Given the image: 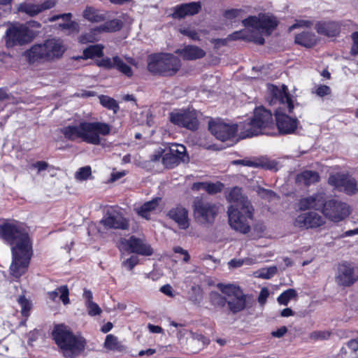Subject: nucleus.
<instances>
[{
	"label": "nucleus",
	"instance_id": "nucleus-40",
	"mask_svg": "<svg viewBox=\"0 0 358 358\" xmlns=\"http://www.w3.org/2000/svg\"><path fill=\"white\" fill-rule=\"evenodd\" d=\"M227 200L230 203H241L247 201V198L242 194V189L237 186L231 188L226 196Z\"/></svg>",
	"mask_w": 358,
	"mask_h": 358
},
{
	"label": "nucleus",
	"instance_id": "nucleus-1",
	"mask_svg": "<svg viewBox=\"0 0 358 358\" xmlns=\"http://www.w3.org/2000/svg\"><path fill=\"white\" fill-rule=\"evenodd\" d=\"M0 238L13 245L10 273L19 278L27 272L32 255L28 232L22 225H0Z\"/></svg>",
	"mask_w": 358,
	"mask_h": 358
},
{
	"label": "nucleus",
	"instance_id": "nucleus-25",
	"mask_svg": "<svg viewBox=\"0 0 358 358\" xmlns=\"http://www.w3.org/2000/svg\"><path fill=\"white\" fill-rule=\"evenodd\" d=\"M236 233L247 234L252 238H257L262 236L265 230L264 225H229Z\"/></svg>",
	"mask_w": 358,
	"mask_h": 358
},
{
	"label": "nucleus",
	"instance_id": "nucleus-49",
	"mask_svg": "<svg viewBox=\"0 0 358 358\" xmlns=\"http://www.w3.org/2000/svg\"><path fill=\"white\" fill-rule=\"evenodd\" d=\"M18 303L21 306V313L23 316L27 317L31 309V303L24 296H20L18 298Z\"/></svg>",
	"mask_w": 358,
	"mask_h": 358
},
{
	"label": "nucleus",
	"instance_id": "nucleus-5",
	"mask_svg": "<svg viewBox=\"0 0 358 358\" xmlns=\"http://www.w3.org/2000/svg\"><path fill=\"white\" fill-rule=\"evenodd\" d=\"M63 41L60 39H48L43 43L34 44L25 51L29 64H42L60 59L66 51Z\"/></svg>",
	"mask_w": 358,
	"mask_h": 358
},
{
	"label": "nucleus",
	"instance_id": "nucleus-59",
	"mask_svg": "<svg viewBox=\"0 0 358 358\" xmlns=\"http://www.w3.org/2000/svg\"><path fill=\"white\" fill-rule=\"evenodd\" d=\"M315 93L317 96L323 97L331 94V89L326 85H320L316 87Z\"/></svg>",
	"mask_w": 358,
	"mask_h": 358
},
{
	"label": "nucleus",
	"instance_id": "nucleus-7",
	"mask_svg": "<svg viewBox=\"0 0 358 358\" xmlns=\"http://www.w3.org/2000/svg\"><path fill=\"white\" fill-rule=\"evenodd\" d=\"M217 287L227 296V305L233 313H238L244 310L250 299V296L244 294L239 287L234 285H224L219 283Z\"/></svg>",
	"mask_w": 358,
	"mask_h": 358
},
{
	"label": "nucleus",
	"instance_id": "nucleus-48",
	"mask_svg": "<svg viewBox=\"0 0 358 358\" xmlns=\"http://www.w3.org/2000/svg\"><path fill=\"white\" fill-rule=\"evenodd\" d=\"M179 32L183 36H187L188 38L193 41H200L199 34L195 29H192L189 27H183L179 29Z\"/></svg>",
	"mask_w": 358,
	"mask_h": 358
},
{
	"label": "nucleus",
	"instance_id": "nucleus-44",
	"mask_svg": "<svg viewBox=\"0 0 358 358\" xmlns=\"http://www.w3.org/2000/svg\"><path fill=\"white\" fill-rule=\"evenodd\" d=\"M224 184L220 181L216 182H206L205 191L210 195L216 194L222 191Z\"/></svg>",
	"mask_w": 358,
	"mask_h": 358
},
{
	"label": "nucleus",
	"instance_id": "nucleus-64",
	"mask_svg": "<svg viewBox=\"0 0 358 358\" xmlns=\"http://www.w3.org/2000/svg\"><path fill=\"white\" fill-rule=\"evenodd\" d=\"M32 166L36 168L38 172L47 169L48 164L45 161H38L32 164Z\"/></svg>",
	"mask_w": 358,
	"mask_h": 358
},
{
	"label": "nucleus",
	"instance_id": "nucleus-37",
	"mask_svg": "<svg viewBox=\"0 0 358 358\" xmlns=\"http://www.w3.org/2000/svg\"><path fill=\"white\" fill-rule=\"evenodd\" d=\"M59 294V299L64 304L66 305L69 303V292L66 285H62L58 287L57 289L48 292V296L52 301H55Z\"/></svg>",
	"mask_w": 358,
	"mask_h": 358
},
{
	"label": "nucleus",
	"instance_id": "nucleus-39",
	"mask_svg": "<svg viewBox=\"0 0 358 358\" xmlns=\"http://www.w3.org/2000/svg\"><path fill=\"white\" fill-rule=\"evenodd\" d=\"M228 39L229 41H243L246 42H250L253 40L252 38V31L246 29L235 31L229 34Z\"/></svg>",
	"mask_w": 358,
	"mask_h": 358
},
{
	"label": "nucleus",
	"instance_id": "nucleus-17",
	"mask_svg": "<svg viewBox=\"0 0 358 358\" xmlns=\"http://www.w3.org/2000/svg\"><path fill=\"white\" fill-rule=\"evenodd\" d=\"M237 124H229L223 122H210L208 128L216 138L226 141L234 138L238 132Z\"/></svg>",
	"mask_w": 358,
	"mask_h": 358
},
{
	"label": "nucleus",
	"instance_id": "nucleus-57",
	"mask_svg": "<svg viewBox=\"0 0 358 358\" xmlns=\"http://www.w3.org/2000/svg\"><path fill=\"white\" fill-rule=\"evenodd\" d=\"M138 263V258L136 256H131L123 262L122 265L131 271Z\"/></svg>",
	"mask_w": 358,
	"mask_h": 358
},
{
	"label": "nucleus",
	"instance_id": "nucleus-6",
	"mask_svg": "<svg viewBox=\"0 0 358 358\" xmlns=\"http://www.w3.org/2000/svg\"><path fill=\"white\" fill-rule=\"evenodd\" d=\"M181 60L171 53H154L148 56L147 69L154 76L172 77L180 69Z\"/></svg>",
	"mask_w": 358,
	"mask_h": 358
},
{
	"label": "nucleus",
	"instance_id": "nucleus-62",
	"mask_svg": "<svg viewBox=\"0 0 358 358\" xmlns=\"http://www.w3.org/2000/svg\"><path fill=\"white\" fill-rule=\"evenodd\" d=\"M166 152V149H159L157 150L153 155L150 156V161L152 162H157L160 159L162 160V157Z\"/></svg>",
	"mask_w": 358,
	"mask_h": 358
},
{
	"label": "nucleus",
	"instance_id": "nucleus-19",
	"mask_svg": "<svg viewBox=\"0 0 358 358\" xmlns=\"http://www.w3.org/2000/svg\"><path fill=\"white\" fill-rule=\"evenodd\" d=\"M57 0H44L41 3H32L30 2L20 3L17 6V11L25 13L30 17H34L39 13L54 8Z\"/></svg>",
	"mask_w": 358,
	"mask_h": 358
},
{
	"label": "nucleus",
	"instance_id": "nucleus-41",
	"mask_svg": "<svg viewBox=\"0 0 358 358\" xmlns=\"http://www.w3.org/2000/svg\"><path fill=\"white\" fill-rule=\"evenodd\" d=\"M209 299L213 306L219 308H224L227 302V296H222L217 292H211L209 294Z\"/></svg>",
	"mask_w": 358,
	"mask_h": 358
},
{
	"label": "nucleus",
	"instance_id": "nucleus-55",
	"mask_svg": "<svg viewBox=\"0 0 358 358\" xmlns=\"http://www.w3.org/2000/svg\"><path fill=\"white\" fill-rule=\"evenodd\" d=\"M86 307L87 309V313L90 316L98 315L101 313V309L100 307L97 303L93 301H90V303H87Z\"/></svg>",
	"mask_w": 358,
	"mask_h": 358
},
{
	"label": "nucleus",
	"instance_id": "nucleus-26",
	"mask_svg": "<svg viewBox=\"0 0 358 358\" xmlns=\"http://www.w3.org/2000/svg\"><path fill=\"white\" fill-rule=\"evenodd\" d=\"M185 60H196L203 58L206 53L201 48L193 45H187L182 49L176 51Z\"/></svg>",
	"mask_w": 358,
	"mask_h": 358
},
{
	"label": "nucleus",
	"instance_id": "nucleus-20",
	"mask_svg": "<svg viewBox=\"0 0 358 358\" xmlns=\"http://www.w3.org/2000/svg\"><path fill=\"white\" fill-rule=\"evenodd\" d=\"M276 126L280 134H294L299 124L296 117H292L289 115L278 111L275 113Z\"/></svg>",
	"mask_w": 358,
	"mask_h": 358
},
{
	"label": "nucleus",
	"instance_id": "nucleus-16",
	"mask_svg": "<svg viewBox=\"0 0 358 358\" xmlns=\"http://www.w3.org/2000/svg\"><path fill=\"white\" fill-rule=\"evenodd\" d=\"M328 183L336 188H343L348 195H353L358 192L356 180L348 173H336L328 178Z\"/></svg>",
	"mask_w": 358,
	"mask_h": 358
},
{
	"label": "nucleus",
	"instance_id": "nucleus-35",
	"mask_svg": "<svg viewBox=\"0 0 358 358\" xmlns=\"http://www.w3.org/2000/svg\"><path fill=\"white\" fill-rule=\"evenodd\" d=\"M103 55V46L101 44L90 45L83 52V58L85 59L101 57Z\"/></svg>",
	"mask_w": 358,
	"mask_h": 358
},
{
	"label": "nucleus",
	"instance_id": "nucleus-61",
	"mask_svg": "<svg viewBox=\"0 0 358 358\" xmlns=\"http://www.w3.org/2000/svg\"><path fill=\"white\" fill-rule=\"evenodd\" d=\"M227 41H229L228 36L226 38H212L210 40V43L214 45L215 48L227 45Z\"/></svg>",
	"mask_w": 358,
	"mask_h": 358
},
{
	"label": "nucleus",
	"instance_id": "nucleus-2",
	"mask_svg": "<svg viewBox=\"0 0 358 358\" xmlns=\"http://www.w3.org/2000/svg\"><path fill=\"white\" fill-rule=\"evenodd\" d=\"M110 130V126L106 122L82 121L78 125L64 127L60 131L69 141L80 139L85 143L98 145L101 143L100 135L107 136Z\"/></svg>",
	"mask_w": 358,
	"mask_h": 358
},
{
	"label": "nucleus",
	"instance_id": "nucleus-22",
	"mask_svg": "<svg viewBox=\"0 0 358 358\" xmlns=\"http://www.w3.org/2000/svg\"><path fill=\"white\" fill-rule=\"evenodd\" d=\"M97 65L107 69H116L128 78H131L133 76L131 67L126 64L119 56H115L112 59L109 57L102 58L97 63Z\"/></svg>",
	"mask_w": 358,
	"mask_h": 358
},
{
	"label": "nucleus",
	"instance_id": "nucleus-45",
	"mask_svg": "<svg viewBox=\"0 0 358 358\" xmlns=\"http://www.w3.org/2000/svg\"><path fill=\"white\" fill-rule=\"evenodd\" d=\"M245 13L244 10L241 8H231L224 11L223 16L227 20H232L235 19H241Z\"/></svg>",
	"mask_w": 358,
	"mask_h": 358
},
{
	"label": "nucleus",
	"instance_id": "nucleus-51",
	"mask_svg": "<svg viewBox=\"0 0 358 358\" xmlns=\"http://www.w3.org/2000/svg\"><path fill=\"white\" fill-rule=\"evenodd\" d=\"M59 27L62 29H68L71 33H78L80 30L78 23L71 20L66 23L59 24Z\"/></svg>",
	"mask_w": 358,
	"mask_h": 358
},
{
	"label": "nucleus",
	"instance_id": "nucleus-52",
	"mask_svg": "<svg viewBox=\"0 0 358 358\" xmlns=\"http://www.w3.org/2000/svg\"><path fill=\"white\" fill-rule=\"evenodd\" d=\"M313 25V21L306 20H296L295 22L289 27L288 31L290 32L295 29L301 28V27L310 28Z\"/></svg>",
	"mask_w": 358,
	"mask_h": 358
},
{
	"label": "nucleus",
	"instance_id": "nucleus-46",
	"mask_svg": "<svg viewBox=\"0 0 358 358\" xmlns=\"http://www.w3.org/2000/svg\"><path fill=\"white\" fill-rule=\"evenodd\" d=\"M316 196H310L302 198L299 201V208L300 210H306L313 208L316 202Z\"/></svg>",
	"mask_w": 358,
	"mask_h": 358
},
{
	"label": "nucleus",
	"instance_id": "nucleus-50",
	"mask_svg": "<svg viewBox=\"0 0 358 358\" xmlns=\"http://www.w3.org/2000/svg\"><path fill=\"white\" fill-rule=\"evenodd\" d=\"M329 331H315L310 333V338L314 341H324L330 337Z\"/></svg>",
	"mask_w": 358,
	"mask_h": 358
},
{
	"label": "nucleus",
	"instance_id": "nucleus-54",
	"mask_svg": "<svg viewBox=\"0 0 358 358\" xmlns=\"http://www.w3.org/2000/svg\"><path fill=\"white\" fill-rule=\"evenodd\" d=\"M278 271L276 266H271L268 268H262L259 271V277L264 279H269L273 277Z\"/></svg>",
	"mask_w": 358,
	"mask_h": 358
},
{
	"label": "nucleus",
	"instance_id": "nucleus-9",
	"mask_svg": "<svg viewBox=\"0 0 358 358\" xmlns=\"http://www.w3.org/2000/svg\"><path fill=\"white\" fill-rule=\"evenodd\" d=\"M241 22L245 28H253L266 36H270L278 26V21L275 16L262 13L257 16L250 15L243 19Z\"/></svg>",
	"mask_w": 358,
	"mask_h": 358
},
{
	"label": "nucleus",
	"instance_id": "nucleus-15",
	"mask_svg": "<svg viewBox=\"0 0 358 358\" xmlns=\"http://www.w3.org/2000/svg\"><path fill=\"white\" fill-rule=\"evenodd\" d=\"M186 148L181 144L172 143L162 157V164L166 169H171L185 161Z\"/></svg>",
	"mask_w": 358,
	"mask_h": 358
},
{
	"label": "nucleus",
	"instance_id": "nucleus-36",
	"mask_svg": "<svg viewBox=\"0 0 358 358\" xmlns=\"http://www.w3.org/2000/svg\"><path fill=\"white\" fill-rule=\"evenodd\" d=\"M121 215L118 211L110 208L107 210L99 224H125L120 221Z\"/></svg>",
	"mask_w": 358,
	"mask_h": 358
},
{
	"label": "nucleus",
	"instance_id": "nucleus-34",
	"mask_svg": "<svg viewBox=\"0 0 358 358\" xmlns=\"http://www.w3.org/2000/svg\"><path fill=\"white\" fill-rule=\"evenodd\" d=\"M299 224H324L322 217L315 211H309L302 213L298 217Z\"/></svg>",
	"mask_w": 358,
	"mask_h": 358
},
{
	"label": "nucleus",
	"instance_id": "nucleus-23",
	"mask_svg": "<svg viewBox=\"0 0 358 358\" xmlns=\"http://www.w3.org/2000/svg\"><path fill=\"white\" fill-rule=\"evenodd\" d=\"M271 95L273 101H278L281 104H287L288 113H292L294 108V103L286 85H282V88L272 85Z\"/></svg>",
	"mask_w": 358,
	"mask_h": 358
},
{
	"label": "nucleus",
	"instance_id": "nucleus-30",
	"mask_svg": "<svg viewBox=\"0 0 358 358\" xmlns=\"http://www.w3.org/2000/svg\"><path fill=\"white\" fill-rule=\"evenodd\" d=\"M123 27V22L119 19H113L106 21L103 24L94 29V31L101 33H115L120 31Z\"/></svg>",
	"mask_w": 358,
	"mask_h": 358
},
{
	"label": "nucleus",
	"instance_id": "nucleus-42",
	"mask_svg": "<svg viewBox=\"0 0 358 358\" xmlns=\"http://www.w3.org/2000/svg\"><path fill=\"white\" fill-rule=\"evenodd\" d=\"M100 99V103L106 108L108 110H112L114 113H116L120 107L116 101L113 98H111L106 95H101L99 98Z\"/></svg>",
	"mask_w": 358,
	"mask_h": 358
},
{
	"label": "nucleus",
	"instance_id": "nucleus-31",
	"mask_svg": "<svg viewBox=\"0 0 358 358\" xmlns=\"http://www.w3.org/2000/svg\"><path fill=\"white\" fill-rule=\"evenodd\" d=\"M320 176L317 171L305 170L297 174L296 182L303 184L305 186H310L311 184L317 183L320 181Z\"/></svg>",
	"mask_w": 358,
	"mask_h": 358
},
{
	"label": "nucleus",
	"instance_id": "nucleus-33",
	"mask_svg": "<svg viewBox=\"0 0 358 358\" xmlns=\"http://www.w3.org/2000/svg\"><path fill=\"white\" fill-rule=\"evenodd\" d=\"M342 358H358V338L351 339L341 350Z\"/></svg>",
	"mask_w": 358,
	"mask_h": 358
},
{
	"label": "nucleus",
	"instance_id": "nucleus-38",
	"mask_svg": "<svg viewBox=\"0 0 358 358\" xmlns=\"http://www.w3.org/2000/svg\"><path fill=\"white\" fill-rule=\"evenodd\" d=\"M188 300L194 305L199 306L203 299V289L199 285H194L188 292Z\"/></svg>",
	"mask_w": 358,
	"mask_h": 358
},
{
	"label": "nucleus",
	"instance_id": "nucleus-63",
	"mask_svg": "<svg viewBox=\"0 0 358 358\" xmlns=\"http://www.w3.org/2000/svg\"><path fill=\"white\" fill-rule=\"evenodd\" d=\"M287 331V328L285 326H282L276 331L271 332V335L273 337L282 338Z\"/></svg>",
	"mask_w": 358,
	"mask_h": 358
},
{
	"label": "nucleus",
	"instance_id": "nucleus-32",
	"mask_svg": "<svg viewBox=\"0 0 358 358\" xmlns=\"http://www.w3.org/2000/svg\"><path fill=\"white\" fill-rule=\"evenodd\" d=\"M317 41V36L310 31H303L296 34L294 38L295 43L308 48L313 47Z\"/></svg>",
	"mask_w": 358,
	"mask_h": 358
},
{
	"label": "nucleus",
	"instance_id": "nucleus-11",
	"mask_svg": "<svg viewBox=\"0 0 358 358\" xmlns=\"http://www.w3.org/2000/svg\"><path fill=\"white\" fill-rule=\"evenodd\" d=\"M169 121L174 125L193 131L199 127L197 112L194 109L174 110L169 113Z\"/></svg>",
	"mask_w": 358,
	"mask_h": 358
},
{
	"label": "nucleus",
	"instance_id": "nucleus-53",
	"mask_svg": "<svg viewBox=\"0 0 358 358\" xmlns=\"http://www.w3.org/2000/svg\"><path fill=\"white\" fill-rule=\"evenodd\" d=\"M105 347L109 350H116L118 348V342L117 338L112 334H109L106 336L105 343Z\"/></svg>",
	"mask_w": 358,
	"mask_h": 358
},
{
	"label": "nucleus",
	"instance_id": "nucleus-27",
	"mask_svg": "<svg viewBox=\"0 0 358 358\" xmlns=\"http://www.w3.org/2000/svg\"><path fill=\"white\" fill-rule=\"evenodd\" d=\"M161 200V197H155L143 203L141 206L135 208L137 215L147 220H150L151 213L157 208Z\"/></svg>",
	"mask_w": 358,
	"mask_h": 358
},
{
	"label": "nucleus",
	"instance_id": "nucleus-28",
	"mask_svg": "<svg viewBox=\"0 0 358 358\" xmlns=\"http://www.w3.org/2000/svg\"><path fill=\"white\" fill-rule=\"evenodd\" d=\"M83 17L92 23H99L106 21L107 12L87 6L83 12Z\"/></svg>",
	"mask_w": 358,
	"mask_h": 358
},
{
	"label": "nucleus",
	"instance_id": "nucleus-29",
	"mask_svg": "<svg viewBox=\"0 0 358 358\" xmlns=\"http://www.w3.org/2000/svg\"><path fill=\"white\" fill-rule=\"evenodd\" d=\"M168 216L177 224H189L188 210L182 205H177L168 212Z\"/></svg>",
	"mask_w": 358,
	"mask_h": 358
},
{
	"label": "nucleus",
	"instance_id": "nucleus-18",
	"mask_svg": "<svg viewBox=\"0 0 358 358\" xmlns=\"http://www.w3.org/2000/svg\"><path fill=\"white\" fill-rule=\"evenodd\" d=\"M358 280V275L355 273L353 266L345 262L338 266V272L336 275V282L338 285L349 287Z\"/></svg>",
	"mask_w": 358,
	"mask_h": 358
},
{
	"label": "nucleus",
	"instance_id": "nucleus-12",
	"mask_svg": "<svg viewBox=\"0 0 358 358\" xmlns=\"http://www.w3.org/2000/svg\"><path fill=\"white\" fill-rule=\"evenodd\" d=\"M218 206L213 203L205 201L202 199H196L193 203V212L196 219L213 224L218 214Z\"/></svg>",
	"mask_w": 358,
	"mask_h": 358
},
{
	"label": "nucleus",
	"instance_id": "nucleus-47",
	"mask_svg": "<svg viewBox=\"0 0 358 358\" xmlns=\"http://www.w3.org/2000/svg\"><path fill=\"white\" fill-rule=\"evenodd\" d=\"M92 174V169L90 166L80 168L75 174V178L78 180H85Z\"/></svg>",
	"mask_w": 358,
	"mask_h": 358
},
{
	"label": "nucleus",
	"instance_id": "nucleus-10",
	"mask_svg": "<svg viewBox=\"0 0 358 358\" xmlns=\"http://www.w3.org/2000/svg\"><path fill=\"white\" fill-rule=\"evenodd\" d=\"M120 250L128 251L139 255L149 257L153 255L154 250L144 236L137 237L130 236L129 238H121L118 242Z\"/></svg>",
	"mask_w": 358,
	"mask_h": 358
},
{
	"label": "nucleus",
	"instance_id": "nucleus-56",
	"mask_svg": "<svg viewBox=\"0 0 358 358\" xmlns=\"http://www.w3.org/2000/svg\"><path fill=\"white\" fill-rule=\"evenodd\" d=\"M351 38L352 40V44L350 49V54L352 56L358 55V31H355L352 34Z\"/></svg>",
	"mask_w": 358,
	"mask_h": 358
},
{
	"label": "nucleus",
	"instance_id": "nucleus-4",
	"mask_svg": "<svg viewBox=\"0 0 358 358\" xmlns=\"http://www.w3.org/2000/svg\"><path fill=\"white\" fill-rule=\"evenodd\" d=\"M274 124L271 110L261 106L256 108L253 116L240 122L238 125L239 137L241 139L252 138L263 134L266 129L271 128Z\"/></svg>",
	"mask_w": 358,
	"mask_h": 358
},
{
	"label": "nucleus",
	"instance_id": "nucleus-13",
	"mask_svg": "<svg viewBox=\"0 0 358 358\" xmlns=\"http://www.w3.org/2000/svg\"><path fill=\"white\" fill-rule=\"evenodd\" d=\"M322 213L331 221L338 222L350 215V208L345 203L330 199L324 203Z\"/></svg>",
	"mask_w": 358,
	"mask_h": 358
},
{
	"label": "nucleus",
	"instance_id": "nucleus-8",
	"mask_svg": "<svg viewBox=\"0 0 358 358\" xmlns=\"http://www.w3.org/2000/svg\"><path fill=\"white\" fill-rule=\"evenodd\" d=\"M37 32L30 29L27 24H19L12 26L6 31V46L12 48L30 43L36 36Z\"/></svg>",
	"mask_w": 358,
	"mask_h": 358
},
{
	"label": "nucleus",
	"instance_id": "nucleus-58",
	"mask_svg": "<svg viewBox=\"0 0 358 358\" xmlns=\"http://www.w3.org/2000/svg\"><path fill=\"white\" fill-rule=\"evenodd\" d=\"M250 264L252 261L250 259H233L229 262V266L232 268H238L244 264Z\"/></svg>",
	"mask_w": 358,
	"mask_h": 358
},
{
	"label": "nucleus",
	"instance_id": "nucleus-43",
	"mask_svg": "<svg viewBox=\"0 0 358 358\" xmlns=\"http://www.w3.org/2000/svg\"><path fill=\"white\" fill-rule=\"evenodd\" d=\"M297 292L294 289H289L282 292L278 298V301L280 304L287 306L289 301L293 299H296Z\"/></svg>",
	"mask_w": 358,
	"mask_h": 358
},
{
	"label": "nucleus",
	"instance_id": "nucleus-21",
	"mask_svg": "<svg viewBox=\"0 0 358 358\" xmlns=\"http://www.w3.org/2000/svg\"><path fill=\"white\" fill-rule=\"evenodd\" d=\"M201 3L200 1H191L176 5L173 8V13L171 16L173 19H184L187 16H193L201 10Z\"/></svg>",
	"mask_w": 358,
	"mask_h": 358
},
{
	"label": "nucleus",
	"instance_id": "nucleus-60",
	"mask_svg": "<svg viewBox=\"0 0 358 358\" xmlns=\"http://www.w3.org/2000/svg\"><path fill=\"white\" fill-rule=\"evenodd\" d=\"M180 231L173 229L175 232H178L180 235L185 236L187 234L192 236H194L195 234L192 231V225H180Z\"/></svg>",
	"mask_w": 358,
	"mask_h": 358
},
{
	"label": "nucleus",
	"instance_id": "nucleus-14",
	"mask_svg": "<svg viewBox=\"0 0 358 358\" xmlns=\"http://www.w3.org/2000/svg\"><path fill=\"white\" fill-rule=\"evenodd\" d=\"M239 204V208L233 205L228 208V224H244L248 220L253 219L255 210L251 203L247 200Z\"/></svg>",
	"mask_w": 358,
	"mask_h": 358
},
{
	"label": "nucleus",
	"instance_id": "nucleus-24",
	"mask_svg": "<svg viewBox=\"0 0 358 358\" xmlns=\"http://www.w3.org/2000/svg\"><path fill=\"white\" fill-rule=\"evenodd\" d=\"M315 29L320 35L335 37L341 32V24L332 20L318 21L315 25Z\"/></svg>",
	"mask_w": 358,
	"mask_h": 358
},
{
	"label": "nucleus",
	"instance_id": "nucleus-3",
	"mask_svg": "<svg viewBox=\"0 0 358 358\" xmlns=\"http://www.w3.org/2000/svg\"><path fill=\"white\" fill-rule=\"evenodd\" d=\"M52 338L65 358H76L85 350L86 341L76 336L64 324H57L52 332Z\"/></svg>",
	"mask_w": 358,
	"mask_h": 358
}]
</instances>
